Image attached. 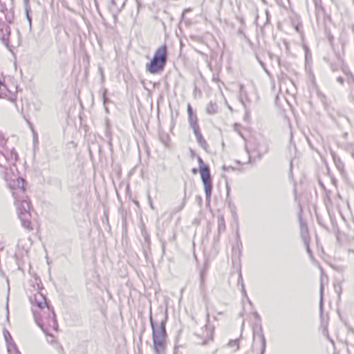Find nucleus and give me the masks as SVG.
<instances>
[{
	"label": "nucleus",
	"mask_w": 354,
	"mask_h": 354,
	"mask_svg": "<svg viewBox=\"0 0 354 354\" xmlns=\"http://www.w3.org/2000/svg\"><path fill=\"white\" fill-rule=\"evenodd\" d=\"M167 319V310H160L154 317L150 310L149 322L152 330L153 350L155 354L166 353L168 339L166 330Z\"/></svg>",
	"instance_id": "1"
},
{
	"label": "nucleus",
	"mask_w": 354,
	"mask_h": 354,
	"mask_svg": "<svg viewBox=\"0 0 354 354\" xmlns=\"http://www.w3.org/2000/svg\"><path fill=\"white\" fill-rule=\"evenodd\" d=\"M25 180L21 177L13 180L12 184L9 183V187L12 189V196L15 198V203L17 207V215L21 221V225L26 230H33L31 222V213L30 201L20 197V194H24Z\"/></svg>",
	"instance_id": "2"
},
{
	"label": "nucleus",
	"mask_w": 354,
	"mask_h": 354,
	"mask_svg": "<svg viewBox=\"0 0 354 354\" xmlns=\"http://www.w3.org/2000/svg\"><path fill=\"white\" fill-rule=\"evenodd\" d=\"M32 310L35 322L43 331H45V328H46V326L52 328L55 330H58L59 326L56 319V315L52 306L48 304V306L42 308V310H39V313L34 309Z\"/></svg>",
	"instance_id": "3"
},
{
	"label": "nucleus",
	"mask_w": 354,
	"mask_h": 354,
	"mask_svg": "<svg viewBox=\"0 0 354 354\" xmlns=\"http://www.w3.org/2000/svg\"><path fill=\"white\" fill-rule=\"evenodd\" d=\"M167 48L166 45L160 46L149 63L146 65V70L151 74L161 73L167 64Z\"/></svg>",
	"instance_id": "4"
},
{
	"label": "nucleus",
	"mask_w": 354,
	"mask_h": 354,
	"mask_svg": "<svg viewBox=\"0 0 354 354\" xmlns=\"http://www.w3.org/2000/svg\"><path fill=\"white\" fill-rule=\"evenodd\" d=\"M12 6L8 10L4 3L0 1V14L4 15L5 19L8 23H12L14 19V13ZM10 35V28L8 25L1 21L0 17V40L5 45L7 48H10V40L9 37Z\"/></svg>",
	"instance_id": "5"
},
{
	"label": "nucleus",
	"mask_w": 354,
	"mask_h": 354,
	"mask_svg": "<svg viewBox=\"0 0 354 354\" xmlns=\"http://www.w3.org/2000/svg\"><path fill=\"white\" fill-rule=\"evenodd\" d=\"M199 166V173L202 183L204 185L206 201H209L213 189L212 178L210 174L209 167L206 165L200 156H197Z\"/></svg>",
	"instance_id": "6"
},
{
	"label": "nucleus",
	"mask_w": 354,
	"mask_h": 354,
	"mask_svg": "<svg viewBox=\"0 0 354 354\" xmlns=\"http://www.w3.org/2000/svg\"><path fill=\"white\" fill-rule=\"evenodd\" d=\"M29 301L32 305L37 306L39 310H42V308L50 304L46 297L40 292L30 296Z\"/></svg>",
	"instance_id": "7"
},
{
	"label": "nucleus",
	"mask_w": 354,
	"mask_h": 354,
	"mask_svg": "<svg viewBox=\"0 0 354 354\" xmlns=\"http://www.w3.org/2000/svg\"><path fill=\"white\" fill-rule=\"evenodd\" d=\"M213 333L214 328L207 323L205 326V330L203 331V334L198 335L201 339V342H198V344L201 345H207L210 342H212Z\"/></svg>",
	"instance_id": "8"
},
{
	"label": "nucleus",
	"mask_w": 354,
	"mask_h": 354,
	"mask_svg": "<svg viewBox=\"0 0 354 354\" xmlns=\"http://www.w3.org/2000/svg\"><path fill=\"white\" fill-rule=\"evenodd\" d=\"M253 339L254 341H259L261 344V353L260 354H265L266 348V340L263 335V330L261 328L259 329H254L253 331Z\"/></svg>",
	"instance_id": "9"
},
{
	"label": "nucleus",
	"mask_w": 354,
	"mask_h": 354,
	"mask_svg": "<svg viewBox=\"0 0 354 354\" xmlns=\"http://www.w3.org/2000/svg\"><path fill=\"white\" fill-rule=\"evenodd\" d=\"M3 335H4L5 340L6 342L8 354H12V351L15 353H19V349L17 348V346L13 341V339L10 335V333L8 330H4Z\"/></svg>",
	"instance_id": "10"
},
{
	"label": "nucleus",
	"mask_w": 354,
	"mask_h": 354,
	"mask_svg": "<svg viewBox=\"0 0 354 354\" xmlns=\"http://www.w3.org/2000/svg\"><path fill=\"white\" fill-rule=\"evenodd\" d=\"M299 221L300 225L301 237L304 242L307 243V241H310V236L308 233L307 224L302 220L301 212L299 214Z\"/></svg>",
	"instance_id": "11"
},
{
	"label": "nucleus",
	"mask_w": 354,
	"mask_h": 354,
	"mask_svg": "<svg viewBox=\"0 0 354 354\" xmlns=\"http://www.w3.org/2000/svg\"><path fill=\"white\" fill-rule=\"evenodd\" d=\"M144 236V243H142V250L143 253L146 259L149 258V254L151 253V247H150V237L149 235L146 232L142 233Z\"/></svg>",
	"instance_id": "12"
},
{
	"label": "nucleus",
	"mask_w": 354,
	"mask_h": 354,
	"mask_svg": "<svg viewBox=\"0 0 354 354\" xmlns=\"http://www.w3.org/2000/svg\"><path fill=\"white\" fill-rule=\"evenodd\" d=\"M109 8L113 14H117L125 5V1H109Z\"/></svg>",
	"instance_id": "13"
},
{
	"label": "nucleus",
	"mask_w": 354,
	"mask_h": 354,
	"mask_svg": "<svg viewBox=\"0 0 354 354\" xmlns=\"http://www.w3.org/2000/svg\"><path fill=\"white\" fill-rule=\"evenodd\" d=\"M196 136L197 142L205 150H207L208 145L205 140L203 138V135L200 131V129L193 130Z\"/></svg>",
	"instance_id": "14"
},
{
	"label": "nucleus",
	"mask_w": 354,
	"mask_h": 354,
	"mask_svg": "<svg viewBox=\"0 0 354 354\" xmlns=\"http://www.w3.org/2000/svg\"><path fill=\"white\" fill-rule=\"evenodd\" d=\"M30 1H25V12L26 17L28 21L30 28L32 27V10L30 6Z\"/></svg>",
	"instance_id": "15"
},
{
	"label": "nucleus",
	"mask_w": 354,
	"mask_h": 354,
	"mask_svg": "<svg viewBox=\"0 0 354 354\" xmlns=\"http://www.w3.org/2000/svg\"><path fill=\"white\" fill-rule=\"evenodd\" d=\"M188 120L189 125L193 130L200 129L198 124V118L196 114L188 115Z\"/></svg>",
	"instance_id": "16"
},
{
	"label": "nucleus",
	"mask_w": 354,
	"mask_h": 354,
	"mask_svg": "<svg viewBox=\"0 0 354 354\" xmlns=\"http://www.w3.org/2000/svg\"><path fill=\"white\" fill-rule=\"evenodd\" d=\"M159 139L160 142L165 146L169 147V136L166 133H159Z\"/></svg>",
	"instance_id": "17"
},
{
	"label": "nucleus",
	"mask_w": 354,
	"mask_h": 354,
	"mask_svg": "<svg viewBox=\"0 0 354 354\" xmlns=\"http://www.w3.org/2000/svg\"><path fill=\"white\" fill-rule=\"evenodd\" d=\"M217 108L216 103L210 102L206 107V111L209 114H215L217 112Z\"/></svg>",
	"instance_id": "18"
},
{
	"label": "nucleus",
	"mask_w": 354,
	"mask_h": 354,
	"mask_svg": "<svg viewBox=\"0 0 354 354\" xmlns=\"http://www.w3.org/2000/svg\"><path fill=\"white\" fill-rule=\"evenodd\" d=\"M316 10V14L319 16L321 14L325 15V10L322 6V1H314Z\"/></svg>",
	"instance_id": "19"
},
{
	"label": "nucleus",
	"mask_w": 354,
	"mask_h": 354,
	"mask_svg": "<svg viewBox=\"0 0 354 354\" xmlns=\"http://www.w3.org/2000/svg\"><path fill=\"white\" fill-rule=\"evenodd\" d=\"M225 219L223 216L218 217V233L225 231Z\"/></svg>",
	"instance_id": "20"
},
{
	"label": "nucleus",
	"mask_w": 354,
	"mask_h": 354,
	"mask_svg": "<svg viewBox=\"0 0 354 354\" xmlns=\"http://www.w3.org/2000/svg\"><path fill=\"white\" fill-rule=\"evenodd\" d=\"M319 293H320L319 311H320V314H322L323 308H324V298H323L324 286H323L322 282H321Z\"/></svg>",
	"instance_id": "21"
},
{
	"label": "nucleus",
	"mask_w": 354,
	"mask_h": 354,
	"mask_svg": "<svg viewBox=\"0 0 354 354\" xmlns=\"http://www.w3.org/2000/svg\"><path fill=\"white\" fill-rule=\"evenodd\" d=\"M334 290L335 292L337 294L338 297L340 298V295L342 291V287L341 282H336L334 283Z\"/></svg>",
	"instance_id": "22"
},
{
	"label": "nucleus",
	"mask_w": 354,
	"mask_h": 354,
	"mask_svg": "<svg viewBox=\"0 0 354 354\" xmlns=\"http://www.w3.org/2000/svg\"><path fill=\"white\" fill-rule=\"evenodd\" d=\"M106 137L107 138V143L109 146L110 149H112L113 144H112V138L111 135V131H109V128H106Z\"/></svg>",
	"instance_id": "23"
},
{
	"label": "nucleus",
	"mask_w": 354,
	"mask_h": 354,
	"mask_svg": "<svg viewBox=\"0 0 354 354\" xmlns=\"http://www.w3.org/2000/svg\"><path fill=\"white\" fill-rule=\"evenodd\" d=\"M333 160L335 162V164L336 165L337 167L339 169H341L344 167V164L342 162L341 159L339 157H337L335 154H333Z\"/></svg>",
	"instance_id": "24"
},
{
	"label": "nucleus",
	"mask_w": 354,
	"mask_h": 354,
	"mask_svg": "<svg viewBox=\"0 0 354 354\" xmlns=\"http://www.w3.org/2000/svg\"><path fill=\"white\" fill-rule=\"evenodd\" d=\"M228 346L230 347L236 346L235 351L239 348V339L230 340L228 343Z\"/></svg>",
	"instance_id": "25"
},
{
	"label": "nucleus",
	"mask_w": 354,
	"mask_h": 354,
	"mask_svg": "<svg viewBox=\"0 0 354 354\" xmlns=\"http://www.w3.org/2000/svg\"><path fill=\"white\" fill-rule=\"evenodd\" d=\"M45 333V334L47 336V341L48 342L52 344L54 340H55V336L53 335L52 334H49L47 331V329L46 328H45V331H44Z\"/></svg>",
	"instance_id": "26"
},
{
	"label": "nucleus",
	"mask_w": 354,
	"mask_h": 354,
	"mask_svg": "<svg viewBox=\"0 0 354 354\" xmlns=\"http://www.w3.org/2000/svg\"><path fill=\"white\" fill-rule=\"evenodd\" d=\"M107 89L104 88L102 91V99L104 105L110 102V100L106 97Z\"/></svg>",
	"instance_id": "27"
},
{
	"label": "nucleus",
	"mask_w": 354,
	"mask_h": 354,
	"mask_svg": "<svg viewBox=\"0 0 354 354\" xmlns=\"http://www.w3.org/2000/svg\"><path fill=\"white\" fill-rule=\"evenodd\" d=\"M6 139L2 132L0 131V147H4L6 144Z\"/></svg>",
	"instance_id": "28"
},
{
	"label": "nucleus",
	"mask_w": 354,
	"mask_h": 354,
	"mask_svg": "<svg viewBox=\"0 0 354 354\" xmlns=\"http://www.w3.org/2000/svg\"><path fill=\"white\" fill-rule=\"evenodd\" d=\"M246 149H247V151L248 153H249V156H250V158H251V153L254 151H257V148L254 145V146H252L251 144H250L249 147H246Z\"/></svg>",
	"instance_id": "29"
},
{
	"label": "nucleus",
	"mask_w": 354,
	"mask_h": 354,
	"mask_svg": "<svg viewBox=\"0 0 354 354\" xmlns=\"http://www.w3.org/2000/svg\"><path fill=\"white\" fill-rule=\"evenodd\" d=\"M10 156L11 159L14 160L15 161H16L18 159V154L17 151L14 149L11 151Z\"/></svg>",
	"instance_id": "30"
},
{
	"label": "nucleus",
	"mask_w": 354,
	"mask_h": 354,
	"mask_svg": "<svg viewBox=\"0 0 354 354\" xmlns=\"http://www.w3.org/2000/svg\"><path fill=\"white\" fill-rule=\"evenodd\" d=\"M244 286L241 270L239 271L238 285Z\"/></svg>",
	"instance_id": "31"
},
{
	"label": "nucleus",
	"mask_w": 354,
	"mask_h": 354,
	"mask_svg": "<svg viewBox=\"0 0 354 354\" xmlns=\"http://www.w3.org/2000/svg\"><path fill=\"white\" fill-rule=\"evenodd\" d=\"M304 245L306 246V251H307L308 254L311 257L312 256V251L310 249L309 241H307V243L304 242Z\"/></svg>",
	"instance_id": "32"
},
{
	"label": "nucleus",
	"mask_w": 354,
	"mask_h": 354,
	"mask_svg": "<svg viewBox=\"0 0 354 354\" xmlns=\"http://www.w3.org/2000/svg\"><path fill=\"white\" fill-rule=\"evenodd\" d=\"M187 113L188 115L195 114L194 113L192 106L189 104H187Z\"/></svg>",
	"instance_id": "33"
},
{
	"label": "nucleus",
	"mask_w": 354,
	"mask_h": 354,
	"mask_svg": "<svg viewBox=\"0 0 354 354\" xmlns=\"http://www.w3.org/2000/svg\"><path fill=\"white\" fill-rule=\"evenodd\" d=\"M327 37H328V40L330 44V46H333V39H334L333 36L330 34H328Z\"/></svg>",
	"instance_id": "34"
},
{
	"label": "nucleus",
	"mask_w": 354,
	"mask_h": 354,
	"mask_svg": "<svg viewBox=\"0 0 354 354\" xmlns=\"http://www.w3.org/2000/svg\"><path fill=\"white\" fill-rule=\"evenodd\" d=\"M235 131L239 133V134L241 136V138H243L244 140L245 139L244 136L243 135V133L240 131V126L236 125L235 126Z\"/></svg>",
	"instance_id": "35"
},
{
	"label": "nucleus",
	"mask_w": 354,
	"mask_h": 354,
	"mask_svg": "<svg viewBox=\"0 0 354 354\" xmlns=\"http://www.w3.org/2000/svg\"><path fill=\"white\" fill-rule=\"evenodd\" d=\"M204 286H205L204 279H203V277H201V284H200V288H201V292H203V290H204Z\"/></svg>",
	"instance_id": "36"
},
{
	"label": "nucleus",
	"mask_w": 354,
	"mask_h": 354,
	"mask_svg": "<svg viewBox=\"0 0 354 354\" xmlns=\"http://www.w3.org/2000/svg\"><path fill=\"white\" fill-rule=\"evenodd\" d=\"M241 292H242V295L244 297H245L247 299H248V297L247 296V293H246V290L244 288V286H241Z\"/></svg>",
	"instance_id": "37"
},
{
	"label": "nucleus",
	"mask_w": 354,
	"mask_h": 354,
	"mask_svg": "<svg viewBox=\"0 0 354 354\" xmlns=\"http://www.w3.org/2000/svg\"><path fill=\"white\" fill-rule=\"evenodd\" d=\"M330 69H331L333 71H337V64H333V63H331V64H330Z\"/></svg>",
	"instance_id": "38"
},
{
	"label": "nucleus",
	"mask_w": 354,
	"mask_h": 354,
	"mask_svg": "<svg viewBox=\"0 0 354 354\" xmlns=\"http://www.w3.org/2000/svg\"><path fill=\"white\" fill-rule=\"evenodd\" d=\"M321 100L322 101L323 103H325V101L326 100V97L325 96V95L322 94V93H319L318 94Z\"/></svg>",
	"instance_id": "39"
},
{
	"label": "nucleus",
	"mask_w": 354,
	"mask_h": 354,
	"mask_svg": "<svg viewBox=\"0 0 354 354\" xmlns=\"http://www.w3.org/2000/svg\"><path fill=\"white\" fill-rule=\"evenodd\" d=\"M337 81L339 84H341L342 85V84H344V78H343L342 77H338L337 78Z\"/></svg>",
	"instance_id": "40"
},
{
	"label": "nucleus",
	"mask_w": 354,
	"mask_h": 354,
	"mask_svg": "<svg viewBox=\"0 0 354 354\" xmlns=\"http://www.w3.org/2000/svg\"><path fill=\"white\" fill-rule=\"evenodd\" d=\"M222 169H223V170H224V171H229L230 169H232V170L234 169V168H233V167H227V166H225V165H223V167H222Z\"/></svg>",
	"instance_id": "41"
},
{
	"label": "nucleus",
	"mask_w": 354,
	"mask_h": 354,
	"mask_svg": "<svg viewBox=\"0 0 354 354\" xmlns=\"http://www.w3.org/2000/svg\"><path fill=\"white\" fill-rule=\"evenodd\" d=\"M266 23H268L270 21V15L268 10L266 11Z\"/></svg>",
	"instance_id": "42"
},
{
	"label": "nucleus",
	"mask_w": 354,
	"mask_h": 354,
	"mask_svg": "<svg viewBox=\"0 0 354 354\" xmlns=\"http://www.w3.org/2000/svg\"><path fill=\"white\" fill-rule=\"evenodd\" d=\"M236 241L237 243H241L240 236L238 231H236Z\"/></svg>",
	"instance_id": "43"
},
{
	"label": "nucleus",
	"mask_w": 354,
	"mask_h": 354,
	"mask_svg": "<svg viewBox=\"0 0 354 354\" xmlns=\"http://www.w3.org/2000/svg\"><path fill=\"white\" fill-rule=\"evenodd\" d=\"M185 206V201L180 205L176 211H180Z\"/></svg>",
	"instance_id": "44"
},
{
	"label": "nucleus",
	"mask_w": 354,
	"mask_h": 354,
	"mask_svg": "<svg viewBox=\"0 0 354 354\" xmlns=\"http://www.w3.org/2000/svg\"><path fill=\"white\" fill-rule=\"evenodd\" d=\"M62 6H63L64 7H66V8H68V9H69V8L68 7V5H67V1H62Z\"/></svg>",
	"instance_id": "45"
},
{
	"label": "nucleus",
	"mask_w": 354,
	"mask_h": 354,
	"mask_svg": "<svg viewBox=\"0 0 354 354\" xmlns=\"http://www.w3.org/2000/svg\"><path fill=\"white\" fill-rule=\"evenodd\" d=\"M33 133H34V142H37V134L35 133V131H33Z\"/></svg>",
	"instance_id": "46"
},
{
	"label": "nucleus",
	"mask_w": 354,
	"mask_h": 354,
	"mask_svg": "<svg viewBox=\"0 0 354 354\" xmlns=\"http://www.w3.org/2000/svg\"><path fill=\"white\" fill-rule=\"evenodd\" d=\"M349 76H350V78L351 80L354 83V77L353 75V74L351 73H349Z\"/></svg>",
	"instance_id": "47"
},
{
	"label": "nucleus",
	"mask_w": 354,
	"mask_h": 354,
	"mask_svg": "<svg viewBox=\"0 0 354 354\" xmlns=\"http://www.w3.org/2000/svg\"><path fill=\"white\" fill-rule=\"evenodd\" d=\"M257 153H258V154H257V157H258V158H259V159L261 158L262 155L261 154V153H260L259 151H257Z\"/></svg>",
	"instance_id": "48"
},
{
	"label": "nucleus",
	"mask_w": 354,
	"mask_h": 354,
	"mask_svg": "<svg viewBox=\"0 0 354 354\" xmlns=\"http://www.w3.org/2000/svg\"><path fill=\"white\" fill-rule=\"evenodd\" d=\"M6 309H7V319H8L9 312H8V303L6 304Z\"/></svg>",
	"instance_id": "49"
},
{
	"label": "nucleus",
	"mask_w": 354,
	"mask_h": 354,
	"mask_svg": "<svg viewBox=\"0 0 354 354\" xmlns=\"http://www.w3.org/2000/svg\"><path fill=\"white\" fill-rule=\"evenodd\" d=\"M230 194V187L229 186L227 185V196H228Z\"/></svg>",
	"instance_id": "50"
},
{
	"label": "nucleus",
	"mask_w": 354,
	"mask_h": 354,
	"mask_svg": "<svg viewBox=\"0 0 354 354\" xmlns=\"http://www.w3.org/2000/svg\"><path fill=\"white\" fill-rule=\"evenodd\" d=\"M254 315L255 318H259V315L257 312L254 313Z\"/></svg>",
	"instance_id": "51"
},
{
	"label": "nucleus",
	"mask_w": 354,
	"mask_h": 354,
	"mask_svg": "<svg viewBox=\"0 0 354 354\" xmlns=\"http://www.w3.org/2000/svg\"><path fill=\"white\" fill-rule=\"evenodd\" d=\"M192 173H193V174H196V173H197V169H195V168H193V169H192Z\"/></svg>",
	"instance_id": "52"
},
{
	"label": "nucleus",
	"mask_w": 354,
	"mask_h": 354,
	"mask_svg": "<svg viewBox=\"0 0 354 354\" xmlns=\"http://www.w3.org/2000/svg\"><path fill=\"white\" fill-rule=\"evenodd\" d=\"M209 322V314L207 313V322L208 323Z\"/></svg>",
	"instance_id": "53"
},
{
	"label": "nucleus",
	"mask_w": 354,
	"mask_h": 354,
	"mask_svg": "<svg viewBox=\"0 0 354 354\" xmlns=\"http://www.w3.org/2000/svg\"><path fill=\"white\" fill-rule=\"evenodd\" d=\"M299 25L296 26L295 29H296V30H297V32H299Z\"/></svg>",
	"instance_id": "54"
},
{
	"label": "nucleus",
	"mask_w": 354,
	"mask_h": 354,
	"mask_svg": "<svg viewBox=\"0 0 354 354\" xmlns=\"http://www.w3.org/2000/svg\"><path fill=\"white\" fill-rule=\"evenodd\" d=\"M63 351V348L62 346H59V352H62Z\"/></svg>",
	"instance_id": "55"
},
{
	"label": "nucleus",
	"mask_w": 354,
	"mask_h": 354,
	"mask_svg": "<svg viewBox=\"0 0 354 354\" xmlns=\"http://www.w3.org/2000/svg\"><path fill=\"white\" fill-rule=\"evenodd\" d=\"M136 2H137L138 8H139V6H140V1H137Z\"/></svg>",
	"instance_id": "56"
},
{
	"label": "nucleus",
	"mask_w": 354,
	"mask_h": 354,
	"mask_svg": "<svg viewBox=\"0 0 354 354\" xmlns=\"http://www.w3.org/2000/svg\"><path fill=\"white\" fill-rule=\"evenodd\" d=\"M348 133H344V137L346 138L347 136Z\"/></svg>",
	"instance_id": "57"
},
{
	"label": "nucleus",
	"mask_w": 354,
	"mask_h": 354,
	"mask_svg": "<svg viewBox=\"0 0 354 354\" xmlns=\"http://www.w3.org/2000/svg\"><path fill=\"white\" fill-rule=\"evenodd\" d=\"M162 250H163V252L165 251V244L164 243H162Z\"/></svg>",
	"instance_id": "58"
},
{
	"label": "nucleus",
	"mask_w": 354,
	"mask_h": 354,
	"mask_svg": "<svg viewBox=\"0 0 354 354\" xmlns=\"http://www.w3.org/2000/svg\"><path fill=\"white\" fill-rule=\"evenodd\" d=\"M94 2H95V4L96 7H97V1H95Z\"/></svg>",
	"instance_id": "59"
},
{
	"label": "nucleus",
	"mask_w": 354,
	"mask_h": 354,
	"mask_svg": "<svg viewBox=\"0 0 354 354\" xmlns=\"http://www.w3.org/2000/svg\"><path fill=\"white\" fill-rule=\"evenodd\" d=\"M151 207L152 209H153V206L152 203H151Z\"/></svg>",
	"instance_id": "60"
},
{
	"label": "nucleus",
	"mask_w": 354,
	"mask_h": 354,
	"mask_svg": "<svg viewBox=\"0 0 354 354\" xmlns=\"http://www.w3.org/2000/svg\"><path fill=\"white\" fill-rule=\"evenodd\" d=\"M352 157L354 159V151L352 153Z\"/></svg>",
	"instance_id": "61"
},
{
	"label": "nucleus",
	"mask_w": 354,
	"mask_h": 354,
	"mask_svg": "<svg viewBox=\"0 0 354 354\" xmlns=\"http://www.w3.org/2000/svg\"><path fill=\"white\" fill-rule=\"evenodd\" d=\"M280 6H282V7H283V8H286V6L282 5V4H280Z\"/></svg>",
	"instance_id": "62"
},
{
	"label": "nucleus",
	"mask_w": 354,
	"mask_h": 354,
	"mask_svg": "<svg viewBox=\"0 0 354 354\" xmlns=\"http://www.w3.org/2000/svg\"><path fill=\"white\" fill-rule=\"evenodd\" d=\"M280 6H282V7H283V8H286V6L282 5V4H280Z\"/></svg>",
	"instance_id": "63"
},
{
	"label": "nucleus",
	"mask_w": 354,
	"mask_h": 354,
	"mask_svg": "<svg viewBox=\"0 0 354 354\" xmlns=\"http://www.w3.org/2000/svg\"><path fill=\"white\" fill-rule=\"evenodd\" d=\"M280 6H282V7H283V8H286V6L282 5V4H280Z\"/></svg>",
	"instance_id": "64"
}]
</instances>
